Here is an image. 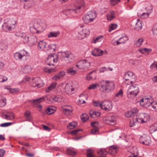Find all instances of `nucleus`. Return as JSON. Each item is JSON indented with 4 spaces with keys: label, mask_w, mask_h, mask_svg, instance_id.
<instances>
[{
    "label": "nucleus",
    "mask_w": 157,
    "mask_h": 157,
    "mask_svg": "<svg viewBox=\"0 0 157 157\" xmlns=\"http://www.w3.org/2000/svg\"><path fill=\"white\" fill-rule=\"evenodd\" d=\"M144 40L143 38L139 39L136 42L135 45L137 47L140 46L143 42Z\"/></svg>",
    "instance_id": "nucleus-45"
},
{
    "label": "nucleus",
    "mask_w": 157,
    "mask_h": 157,
    "mask_svg": "<svg viewBox=\"0 0 157 157\" xmlns=\"http://www.w3.org/2000/svg\"><path fill=\"white\" fill-rule=\"evenodd\" d=\"M123 94V91L122 90H120L115 95L116 97H122Z\"/></svg>",
    "instance_id": "nucleus-61"
},
{
    "label": "nucleus",
    "mask_w": 157,
    "mask_h": 157,
    "mask_svg": "<svg viewBox=\"0 0 157 157\" xmlns=\"http://www.w3.org/2000/svg\"><path fill=\"white\" fill-rule=\"evenodd\" d=\"M117 27V25L116 24H113L110 26L109 31L110 32L112 30L116 29Z\"/></svg>",
    "instance_id": "nucleus-53"
},
{
    "label": "nucleus",
    "mask_w": 157,
    "mask_h": 157,
    "mask_svg": "<svg viewBox=\"0 0 157 157\" xmlns=\"http://www.w3.org/2000/svg\"><path fill=\"white\" fill-rule=\"evenodd\" d=\"M31 70L30 67L26 65L25 66L24 69V72L25 73H27L29 72Z\"/></svg>",
    "instance_id": "nucleus-48"
},
{
    "label": "nucleus",
    "mask_w": 157,
    "mask_h": 157,
    "mask_svg": "<svg viewBox=\"0 0 157 157\" xmlns=\"http://www.w3.org/2000/svg\"><path fill=\"white\" fill-rule=\"evenodd\" d=\"M99 87H100V90L103 92H107V81L103 80L101 81L98 83Z\"/></svg>",
    "instance_id": "nucleus-14"
},
{
    "label": "nucleus",
    "mask_w": 157,
    "mask_h": 157,
    "mask_svg": "<svg viewBox=\"0 0 157 157\" xmlns=\"http://www.w3.org/2000/svg\"><path fill=\"white\" fill-rule=\"evenodd\" d=\"M151 51V49L145 48H140L139 49V51L140 52L145 55L148 54Z\"/></svg>",
    "instance_id": "nucleus-25"
},
{
    "label": "nucleus",
    "mask_w": 157,
    "mask_h": 157,
    "mask_svg": "<svg viewBox=\"0 0 157 157\" xmlns=\"http://www.w3.org/2000/svg\"><path fill=\"white\" fill-rule=\"evenodd\" d=\"M31 85L33 87H40L43 86L44 83H36L34 81V78L33 79L32 81L31 82Z\"/></svg>",
    "instance_id": "nucleus-33"
},
{
    "label": "nucleus",
    "mask_w": 157,
    "mask_h": 157,
    "mask_svg": "<svg viewBox=\"0 0 157 157\" xmlns=\"http://www.w3.org/2000/svg\"><path fill=\"white\" fill-rule=\"evenodd\" d=\"M93 72V71L91 72L87 75L86 77V78L87 80H90L93 79V77L92 75V74Z\"/></svg>",
    "instance_id": "nucleus-59"
},
{
    "label": "nucleus",
    "mask_w": 157,
    "mask_h": 157,
    "mask_svg": "<svg viewBox=\"0 0 157 157\" xmlns=\"http://www.w3.org/2000/svg\"><path fill=\"white\" fill-rule=\"evenodd\" d=\"M2 26V29L5 31L8 32L12 30V25L14 24H12V21L10 20H5Z\"/></svg>",
    "instance_id": "nucleus-10"
},
{
    "label": "nucleus",
    "mask_w": 157,
    "mask_h": 157,
    "mask_svg": "<svg viewBox=\"0 0 157 157\" xmlns=\"http://www.w3.org/2000/svg\"><path fill=\"white\" fill-rule=\"evenodd\" d=\"M103 39V36H101L96 38L94 40V43H96L97 42H99L102 40Z\"/></svg>",
    "instance_id": "nucleus-50"
},
{
    "label": "nucleus",
    "mask_w": 157,
    "mask_h": 157,
    "mask_svg": "<svg viewBox=\"0 0 157 157\" xmlns=\"http://www.w3.org/2000/svg\"><path fill=\"white\" fill-rule=\"evenodd\" d=\"M99 124L98 122L95 121L92 122L91 124V126L92 127H94V128L95 127L97 128H98Z\"/></svg>",
    "instance_id": "nucleus-57"
},
{
    "label": "nucleus",
    "mask_w": 157,
    "mask_h": 157,
    "mask_svg": "<svg viewBox=\"0 0 157 157\" xmlns=\"http://www.w3.org/2000/svg\"><path fill=\"white\" fill-rule=\"evenodd\" d=\"M124 78L125 79V83L128 85L129 82L132 84L135 82V76L133 73L131 71H128L124 75Z\"/></svg>",
    "instance_id": "nucleus-5"
},
{
    "label": "nucleus",
    "mask_w": 157,
    "mask_h": 157,
    "mask_svg": "<svg viewBox=\"0 0 157 157\" xmlns=\"http://www.w3.org/2000/svg\"><path fill=\"white\" fill-rule=\"evenodd\" d=\"M103 120L105 123L112 125H115L116 123L115 118L113 116L105 117Z\"/></svg>",
    "instance_id": "nucleus-13"
},
{
    "label": "nucleus",
    "mask_w": 157,
    "mask_h": 157,
    "mask_svg": "<svg viewBox=\"0 0 157 157\" xmlns=\"http://www.w3.org/2000/svg\"><path fill=\"white\" fill-rule=\"evenodd\" d=\"M152 31L153 35L157 36V26H154L152 28Z\"/></svg>",
    "instance_id": "nucleus-51"
},
{
    "label": "nucleus",
    "mask_w": 157,
    "mask_h": 157,
    "mask_svg": "<svg viewBox=\"0 0 157 157\" xmlns=\"http://www.w3.org/2000/svg\"><path fill=\"white\" fill-rule=\"evenodd\" d=\"M98 153L100 155H106L107 154V151H105V149L101 148L98 150Z\"/></svg>",
    "instance_id": "nucleus-40"
},
{
    "label": "nucleus",
    "mask_w": 157,
    "mask_h": 157,
    "mask_svg": "<svg viewBox=\"0 0 157 157\" xmlns=\"http://www.w3.org/2000/svg\"><path fill=\"white\" fill-rule=\"evenodd\" d=\"M138 110L137 108H135L128 111L125 113L126 117H130L135 116L138 112Z\"/></svg>",
    "instance_id": "nucleus-17"
},
{
    "label": "nucleus",
    "mask_w": 157,
    "mask_h": 157,
    "mask_svg": "<svg viewBox=\"0 0 157 157\" xmlns=\"http://www.w3.org/2000/svg\"><path fill=\"white\" fill-rule=\"evenodd\" d=\"M56 44H51L48 45V46H47L48 51L50 50H53V51H55L56 49Z\"/></svg>",
    "instance_id": "nucleus-37"
},
{
    "label": "nucleus",
    "mask_w": 157,
    "mask_h": 157,
    "mask_svg": "<svg viewBox=\"0 0 157 157\" xmlns=\"http://www.w3.org/2000/svg\"><path fill=\"white\" fill-rule=\"evenodd\" d=\"M25 34L24 33H21V32H17L16 33L15 35L18 37L21 38L25 36Z\"/></svg>",
    "instance_id": "nucleus-54"
},
{
    "label": "nucleus",
    "mask_w": 157,
    "mask_h": 157,
    "mask_svg": "<svg viewBox=\"0 0 157 157\" xmlns=\"http://www.w3.org/2000/svg\"><path fill=\"white\" fill-rule=\"evenodd\" d=\"M52 99L55 102H60L61 101L62 98L60 96L58 95L55 97L53 98H50V100Z\"/></svg>",
    "instance_id": "nucleus-43"
},
{
    "label": "nucleus",
    "mask_w": 157,
    "mask_h": 157,
    "mask_svg": "<svg viewBox=\"0 0 157 157\" xmlns=\"http://www.w3.org/2000/svg\"><path fill=\"white\" fill-rule=\"evenodd\" d=\"M60 33L59 32H51L49 33L48 36V38L52 37H56Z\"/></svg>",
    "instance_id": "nucleus-31"
},
{
    "label": "nucleus",
    "mask_w": 157,
    "mask_h": 157,
    "mask_svg": "<svg viewBox=\"0 0 157 157\" xmlns=\"http://www.w3.org/2000/svg\"><path fill=\"white\" fill-rule=\"evenodd\" d=\"M67 73L69 75H73L76 73V71L72 68H69L66 70Z\"/></svg>",
    "instance_id": "nucleus-35"
},
{
    "label": "nucleus",
    "mask_w": 157,
    "mask_h": 157,
    "mask_svg": "<svg viewBox=\"0 0 157 157\" xmlns=\"http://www.w3.org/2000/svg\"><path fill=\"white\" fill-rule=\"evenodd\" d=\"M63 113L66 116H69L72 114L73 109L71 106H67V108L63 109Z\"/></svg>",
    "instance_id": "nucleus-18"
},
{
    "label": "nucleus",
    "mask_w": 157,
    "mask_h": 157,
    "mask_svg": "<svg viewBox=\"0 0 157 157\" xmlns=\"http://www.w3.org/2000/svg\"><path fill=\"white\" fill-rule=\"evenodd\" d=\"M44 72H48L50 73L55 71L56 69L55 68L48 69L47 68H44Z\"/></svg>",
    "instance_id": "nucleus-46"
},
{
    "label": "nucleus",
    "mask_w": 157,
    "mask_h": 157,
    "mask_svg": "<svg viewBox=\"0 0 157 157\" xmlns=\"http://www.w3.org/2000/svg\"><path fill=\"white\" fill-rule=\"evenodd\" d=\"M60 57L61 58H64L67 63H69L75 59L74 55L70 52H64L60 53Z\"/></svg>",
    "instance_id": "nucleus-8"
},
{
    "label": "nucleus",
    "mask_w": 157,
    "mask_h": 157,
    "mask_svg": "<svg viewBox=\"0 0 157 157\" xmlns=\"http://www.w3.org/2000/svg\"><path fill=\"white\" fill-rule=\"evenodd\" d=\"M128 40V37L126 36H124L120 37L118 40L116 41V45H118L121 44L125 43Z\"/></svg>",
    "instance_id": "nucleus-23"
},
{
    "label": "nucleus",
    "mask_w": 157,
    "mask_h": 157,
    "mask_svg": "<svg viewBox=\"0 0 157 157\" xmlns=\"http://www.w3.org/2000/svg\"><path fill=\"white\" fill-rule=\"evenodd\" d=\"M4 118L7 120H13L14 118L13 113L11 112H7L3 114Z\"/></svg>",
    "instance_id": "nucleus-21"
},
{
    "label": "nucleus",
    "mask_w": 157,
    "mask_h": 157,
    "mask_svg": "<svg viewBox=\"0 0 157 157\" xmlns=\"http://www.w3.org/2000/svg\"><path fill=\"white\" fill-rule=\"evenodd\" d=\"M6 104V99L5 98H2L0 100V107H3Z\"/></svg>",
    "instance_id": "nucleus-44"
},
{
    "label": "nucleus",
    "mask_w": 157,
    "mask_h": 157,
    "mask_svg": "<svg viewBox=\"0 0 157 157\" xmlns=\"http://www.w3.org/2000/svg\"><path fill=\"white\" fill-rule=\"evenodd\" d=\"M136 121L139 123L147 122L149 119V115L146 113H140L136 116Z\"/></svg>",
    "instance_id": "nucleus-9"
},
{
    "label": "nucleus",
    "mask_w": 157,
    "mask_h": 157,
    "mask_svg": "<svg viewBox=\"0 0 157 157\" xmlns=\"http://www.w3.org/2000/svg\"><path fill=\"white\" fill-rule=\"evenodd\" d=\"M29 54L25 50H23L20 53L16 52L14 55V57L16 60L21 59L22 58H25L27 59L29 58Z\"/></svg>",
    "instance_id": "nucleus-7"
},
{
    "label": "nucleus",
    "mask_w": 157,
    "mask_h": 157,
    "mask_svg": "<svg viewBox=\"0 0 157 157\" xmlns=\"http://www.w3.org/2000/svg\"><path fill=\"white\" fill-rule=\"evenodd\" d=\"M90 117L93 118H97L100 115L99 112L91 110L90 112Z\"/></svg>",
    "instance_id": "nucleus-26"
},
{
    "label": "nucleus",
    "mask_w": 157,
    "mask_h": 157,
    "mask_svg": "<svg viewBox=\"0 0 157 157\" xmlns=\"http://www.w3.org/2000/svg\"><path fill=\"white\" fill-rule=\"evenodd\" d=\"M139 90L137 85H131L128 88L127 91L128 97L132 98L136 96L139 92Z\"/></svg>",
    "instance_id": "nucleus-1"
},
{
    "label": "nucleus",
    "mask_w": 157,
    "mask_h": 157,
    "mask_svg": "<svg viewBox=\"0 0 157 157\" xmlns=\"http://www.w3.org/2000/svg\"><path fill=\"white\" fill-rule=\"evenodd\" d=\"M13 123L11 122H7L1 124L0 126L2 127H6L12 125Z\"/></svg>",
    "instance_id": "nucleus-56"
},
{
    "label": "nucleus",
    "mask_w": 157,
    "mask_h": 157,
    "mask_svg": "<svg viewBox=\"0 0 157 157\" xmlns=\"http://www.w3.org/2000/svg\"><path fill=\"white\" fill-rule=\"evenodd\" d=\"M44 100V97H42L33 100L32 101V102L34 103V105L37 107L39 108L40 110H41L42 106L40 104V103Z\"/></svg>",
    "instance_id": "nucleus-15"
},
{
    "label": "nucleus",
    "mask_w": 157,
    "mask_h": 157,
    "mask_svg": "<svg viewBox=\"0 0 157 157\" xmlns=\"http://www.w3.org/2000/svg\"><path fill=\"white\" fill-rule=\"evenodd\" d=\"M83 25H80L76 28V30L78 31V37L80 39L83 38L86 35L90 34L89 30L86 28L82 29Z\"/></svg>",
    "instance_id": "nucleus-4"
},
{
    "label": "nucleus",
    "mask_w": 157,
    "mask_h": 157,
    "mask_svg": "<svg viewBox=\"0 0 157 157\" xmlns=\"http://www.w3.org/2000/svg\"><path fill=\"white\" fill-rule=\"evenodd\" d=\"M155 101H153L151 98H142L140 101V105L142 106L147 107H151V109L153 110V105Z\"/></svg>",
    "instance_id": "nucleus-2"
},
{
    "label": "nucleus",
    "mask_w": 157,
    "mask_h": 157,
    "mask_svg": "<svg viewBox=\"0 0 157 157\" xmlns=\"http://www.w3.org/2000/svg\"><path fill=\"white\" fill-rule=\"evenodd\" d=\"M71 86L69 85H67L65 88V90L67 94H71Z\"/></svg>",
    "instance_id": "nucleus-47"
},
{
    "label": "nucleus",
    "mask_w": 157,
    "mask_h": 157,
    "mask_svg": "<svg viewBox=\"0 0 157 157\" xmlns=\"http://www.w3.org/2000/svg\"><path fill=\"white\" fill-rule=\"evenodd\" d=\"M103 53V51L98 48H95L91 52L92 54L94 56H101Z\"/></svg>",
    "instance_id": "nucleus-19"
},
{
    "label": "nucleus",
    "mask_w": 157,
    "mask_h": 157,
    "mask_svg": "<svg viewBox=\"0 0 157 157\" xmlns=\"http://www.w3.org/2000/svg\"><path fill=\"white\" fill-rule=\"evenodd\" d=\"M114 12L112 11L109 12L107 15V20L108 21H111L115 17Z\"/></svg>",
    "instance_id": "nucleus-29"
},
{
    "label": "nucleus",
    "mask_w": 157,
    "mask_h": 157,
    "mask_svg": "<svg viewBox=\"0 0 157 157\" xmlns=\"http://www.w3.org/2000/svg\"><path fill=\"white\" fill-rule=\"evenodd\" d=\"M87 157H97L94 153L93 150L90 149L87 150Z\"/></svg>",
    "instance_id": "nucleus-36"
},
{
    "label": "nucleus",
    "mask_w": 157,
    "mask_h": 157,
    "mask_svg": "<svg viewBox=\"0 0 157 157\" xmlns=\"http://www.w3.org/2000/svg\"><path fill=\"white\" fill-rule=\"evenodd\" d=\"M81 118L82 122H84L88 120L89 119L88 115L86 113H83L81 116Z\"/></svg>",
    "instance_id": "nucleus-38"
},
{
    "label": "nucleus",
    "mask_w": 157,
    "mask_h": 157,
    "mask_svg": "<svg viewBox=\"0 0 157 157\" xmlns=\"http://www.w3.org/2000/svg\"><path fill=\"white\" fill-rule=\"evenodd\" d=\"M137 117H136L134 118H133L132 120L131 121L130 123V125L131 127H133L136 125L138 122V121H136Z\"/></svg>",
    "instance_id": "nucleus-42"
},
{
    "label": "nucleus",
    "mask_w": 157,
    "mask_h": 157,
    "mask_svg": "<svg viewBox=\"0 0 157 157\" xmlns=\"http://www.w3.org/2000/svg\"><path fill=\"white\" fill-rule=\"evenodd\" d=\"M67 154L68 155L75 156L76 154V152L71 148H68L67 150Z\"/></svg>",
    "instance_id": "nucleus-41"
},
{
    "label": "nucleus",
    "mask_w": 157,
    "mask_h": 157,
    "mask_svg": "<svg viewBox=\"0 0 157 157\" xmlns=\"http://www.w3.org/2000/svg\"><path fill=\"white\" fill-rule=\"evenodd\" d=\"M55 110L56 108H52V107H49L47 109L46 111V113L48 115H51L53 114L55 111Z\"/></svg>",
    "instance_id": "nucleus-34"
},
{
    "label": "nucleus",
    "mask_w": 157,
    "mask_h": 157,
    "mask_svg": "<svg viewBox=\"0 0 157 157\" xmlns=\"http://www.w3.org/2000/svg\"><path fill=\"white\" fill-rule=\"evenodd\" d=\"M90 66V63L85 59L80 60L76 65V67L82 70H87Z\"/></svg>",
    "instance_id": "nucleus-6"
},
{
    "label": "nucleus",
    "mask_w": 157,
    "mask_h": 157,
    "mask_svg": "<svg viewBox=\"0 0 157 157\" xmlns=\"http://www.w3.org/2000/svg\"><path fill=\"white\" fill-rule=\"evenodd\" d=\"M150 68L154 70H157V62H154L151 65Z\"/></svg>",
    "instance_id": "nucleus-55"
},
{
    "label": "nucleus",
    "mask_w": 157,
    "mask_h": 157,
    "mask_svg": "<svg viewBox=\"0 0 157 157\" xmlns=\"http://www.w3.org/2000/svg\"><path fill=\"white\" fill-rule=\"evenodd\" d=\"M52 59V61L53 62H57V59H56L55 58H54V56L52 54L51 55L49 56L48 57V59Z\"/></svg>",
    "instance_id": "nucleus-60"
},
{
    "label": "nucleus",
    "mask_w": 157,
    "mask_h": 157,
    "mask_svg": "<svg viewBox=\"0 0 157 157\" xmlns=\"http://www.w3.org/2000/svg\"><path fill=\"white\" fill-rule=\"evenodd\" d=\"M118 150V148L116 146L113 145L110 146L108 151V153L112 155H115L117 154Z\"/></svg>",
    "instance_id": "nucleus-20"
},
{
    "label": "nucleus",
    "mask_w": 157,
    "mask_h": 157,
    "mask_svg": "<svg viewBox=\"0 0 157 157\" xmlns=\"http://www.w3.org/2000/svg\"><path fill=\"white\" fill-rule=\"evenodd\" d=\"M98 86L99 87L98 83H96L90 85L89 87L88 88L89 89H96Z\"/></svg>",
    "instance_id": "nucleus-52"
},
{
    "label": "nucleus",
    "mask_w": 157,
    "mask_h": 157,
    "mask_svg": "<svg viewBox=\"0 0 157 157\" xmlns=\"http://www.w3.org/2000/svg\"><path fill=\"white\" fill-rule=\"evenodd\" d=\"M60 78L63 77L65 75V72L64 71H61L57 74Z\"/></svg>",
    "instance_id": "nucleus-62"
},
{
    "label": "nucleus",
    "mask_w": 157,
    "mask_h": 157,
    "mask_svg": "<svg viewBox=\"0 0 157 157\" xmlns=\"http://www.w3.org/2000/svg\"><path fill=\"white\" fill-rule=\"evenodd\" d=\"M24 115L26 117L27 121H30L32 120L31 113L28 110L26 111L24 114Z\"/></svg>",
    "instance_id": "nucleus-30"
},
{
    "label": "nucleus",
    "mask_w": 157,
    "mask_h": 157,
    "mask_svg": "<svg viewBox=\"0 0 157 157\" xmlns=\"http://www.w3.org/2000/svg\"><path fill=\"white\" fill-rule=\"evenodd\" d=\"M77 125V123L75 122H73L70 123L67 126V128L69 129H71L75 128Z\"/></svg>",
    "instance_id": "nucleus-39"
},
{
    "label": "nucleus",
    "mask_w": 157,
    "mask_h": 157,
    "mask_svg": "<svg viewBox=\"0 0 157 157\" xmlns=\"http://www.w3.org/2000/svg\"><path fill=\"white\" fill-rule=\"evenodd\" d=\"M57 83L56 82H53L49 87L46 89V92H49L51 90L54 89L56 86Z\"/></svg>",
    "instance_id": "nucleus-27"
},
{
    "label": "nucleus",
    "mask_w": 157,
    "mask_h": 157,
    "mask_svg": "<svg viewBox=\"0 0 157 157\" xmlns=\"http://www.w3.org/2000/svg\"><path fill=\"white\" fill-rule=\"evenodd\" d=\"M37 42V38L34 36L32 35L30 36L28 44L30 46L35 45Z\"/></svg>",
    "instance_id": "nucleus-22"
},
{
    "label": "nucleus",
    "mask_w": 157,
    "mask_h": 157,
    "mask_svg": "<svg viewBox=\"0 0 157 157\" xmlns=\"http://www.w3.org/2000/svg\"><path fill=\"white\" fill-rule=\"evenodd\" d=\"M135 29L136 30H139L142 29V24L140 19L137 20V22L136 23Z\"/></svg>",
    "instance_id": "nucleus-32"
},
{
    "label": "nucleus",
    "mask_w": 157,
    "mask_h": 157,
    "mask_svg": "<svg viewBox=\"0 0 157 157\" xmlns=\"http://www.w3.org/2000/svg\"><path fill=\"white\" fill-rule=\"evenodd\" d=\"M46 43L44 40L40 41L38 44V48L40 50H43L47 52L48 51Z\"/></svg>",
    "instance_id": "nucleus-16"
},
{
    "label": "nucleus",
    "mask_w": 157,
    "mask_h": 157,
    "mask_svg": "<svg viewBox=\"0 0 157 157\" xmlns=\"http://www.w3.org/2000/svg\"><path fill=\"white\" fill-rule=\"evenodd\" d=\"M96 17V13L89 11L83 17V22L86 24H88L93 21Z\"/></svg>",
    "instance_id": "nucleus-3"
},
{
    "label": "nucleus",
    "mask_w": 157,
    "mask_h": 157,
    "mask_svg": "<svg viewBox=\"0 0 157 157\" xmlns=\"http://www.w3.org/2000/svg\"><path fill=\"white\" fill-rule=\"evenodd\" d=\"M146 9H147V12H148L149 14L151 13L152 11V7L150 5L146 8Z\"/></svg>",
    "instance_id": "nucleus-64"
},
{
    "label": "nucleus",
    "mask_w": 157,
    "mask_h": 157,
    "mask_svg": "<svg viewBox=\"0 0 157 157\" xmlns=\"http://www.w3.org/2000/svg\"><path fill=\"white\" fill-rule=\"evenodd\" d=\"M99 128H97L95 127L92 130L91 132L93 134H96L98 132Z\"/></svg>",
    "instance_id": "nucleus-63"
},
{
    "label": "nucleus",
    "mask_w": 157,
    "mask_h": 157,
    "mask_svg": "<svg viewBox=\"0 0 157 157\" xmlns=\"http://www.w3.org/2000/svg\"><path fill=\"white\" fill-rule=\"evenodd\" d=\"M107 92L112 90L114 89V85L113 82L112 81H107Z\"/></svg>",
    "instance_id": "nucleus-24"
},
{
    "label": "nucleus",
    "mask_w": 157,
    "mask_h": 157,
    "mask_svg": "<svg viewBox=\"0 0 157 157\" xmlns=\"http://www.w3.org/2000/svg\"><path fill=\"white\" fill-rule=\"evenodd\" d=\"M121 0H110V3L111 6H114L120 1Z\"/></svg>",
    "instance_id": "nucleus-58"
},
{
    "label": "nucleus",
    "mask_w": 157,
    "mask_h": 157,
    "mask_svg": "<svg viewBox=\"0 0 157 157\" xmlns=\"http://www.w3.org/2000/svg\"><path fill=\"white\" fill-rule=\"evenodd\" d=\"M101 108L103 110L109 111L112 109L113 107L112 103L108 101H104L102 102Z\"/></svg>",
    "instance_id": "nucleus-11"
},
{
    "label": "nucleus",
    "mask_w": 157,
    "mask_h": 157,
    "mask_svg": "<svg viewBox=\"0 0 157 157\" xmlns=\"http://www.w3.org/2000/svg\"><path fill=\"white\" fill-rule=\"evenodd\" d=\"M29 37L30 36L25 34V36H24L23 37H22V38H23V41L25 43H28V44Z\"/></svg>",
    "instance_id": "nucleus-49"
},
{
    "label": "nucleus",
    "mask_w": 157,
    "mask_h": 157,
    "mask_svg": "<svg viewBox=\"0 0 157 157\" xmlns=\"http://www.w3.org/2000/svg\"><path fill=\"white\" fill-rule=\"evenodd\" d=\"M139 141L143 144L149 145L151 142V139L149 136L143 135L140 137Z\"/></svg>",
    "instance_id": "nucleus-12"
},
{
    "label": "nucleus",
    "mask_w": 157,
    "mask_h": 157,
    "mask_svg": "<svg viewBox=\"0 0 157 157\" xmlns=\"http://www.w3.org/2000/svg\"><path fill=\"white\" fill-rule=\"evenodd\" d=\"M79 97L80 98L77 101V103L79 105L82 104L85 102V101L84 100L83 98H85L86 99H87L86 96L83 94L80 95Z\"/></svg>",
    "instance_id": "nucleus-28"
}]
</instances>
